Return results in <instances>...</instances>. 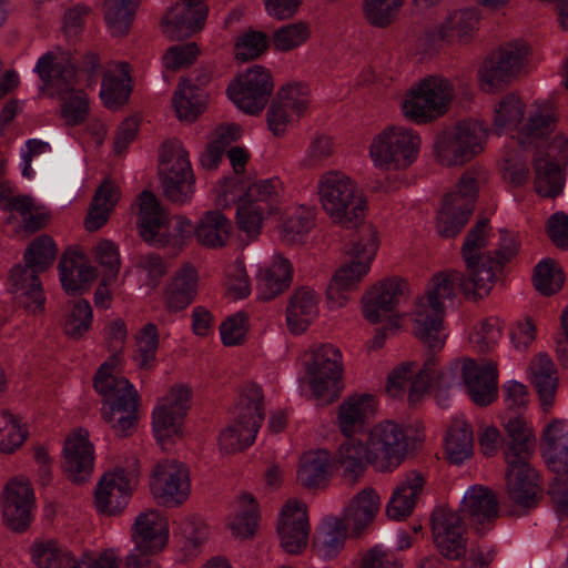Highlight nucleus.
<instances>
[{
	"label": "nucleus",
	"instance_id": "1",
	"mask_svg": "<svg viewBox=\"0 0 568 568\" xmlns=\"http://www.w3.org/2000/svg\"><path fill=\"white\" fill-rule=\"evenodd\" d=\"M525 109L526 104L519 95L515 93L504 95L494 110L493 131L498 135L516 131L515 138L524 148L548 141L557 126L552 110L547 106L538 108L534 113H529L526 122L523 123Z\"/></svg>",
	"mask_w": 568,
	"mask_h": 568
},
{
	"label": "nucleus",
	"instance_id": "2",
	"mask_svg": "<svg viewBox=\"0 0 568 568\" xmlns=\"http://www.w3.org/2000/svg\"><path fill=\"white\" fill-rule=\"evenodd\" d=\"M305 373L312 397L321 404L334 402L342 390L341 351L331 344L312 347L305 353Z\"/></svg>",
	"mask_w": 568,
	"mask_h": 568
},
{
	"label": "nucleus",
	"instance_id": "3",
	"mask_svg": "<svg viewBox=\"0 0 568 568\" xmlns=\"http://www.w3.org/2000/svg\"><path fill=\"white\" fill-rule=\"evenodd\" d=\"M530 47L523 41H510L493 50L478 69L480 88L496 92L517 80L528 65Z\"/></svg>",
	"mask_w": 568,
	"mask_h": 568
},
{
	"label": "nucleus",
	"instance_id": "4",
	"mask_svg": "<svg viewBox=\"0 0 568 568\" xmlns=\"http://www.w3.org/2000/svg\"><path fill=\"white\" fill-rule=\"evenodd\" d=\"M264 420V396L258 386L247 387L237 406L233 424L225 427L219 437L223 453L234 454L250 447Z\"/></svg>",
	"mask_w": 568,
	"mask_h": 568
},
{
	"label": "nucleus",
	"instance_id": "5",
	"mask_svg": "<svg viewBox=\"0 0 568 568\" xmlns=\"http://www.w3.org/2000/svg\"><path fill=\"white\" fill-rule=\"evenodd\" d=\"M544 457L549 468L557 474L549 494L557 513L568 517V424L554 419L542 432Z\"/></svg>",
	"mask_w": 568,
	"mask_h": 568
},
{
	"label": "nucleus",
	"instance_id": "6",
	"mask_svg": "<svg viewBox=\"0 0 568 568\" xmlns=\"http://www.w3.org/2000/svg\"><path fill=\"white\" fill-rule=\"evenodd\" d=\"M487 130L483 123L465 120L437 135L434 152L445 166H457L470 161L483 150Z\"/></svg>",
	"mask_w": 568,
	"mask_h": 568
},
{
	"label": "nucleus",
	"instance_id": "7",
	"mask_svg": "<svg viewBox=\"0 0 568 568\" xmlns=\"http://www.w3.org/2000/svg\"><path fill=\"white\" fill-rule=\"evenodd\" d=\"M419 135L412 129L392 125L377 134L369 146L374 164L385 170L408 168L418 154Z\"/></svg>",
	"mask_w": 568,
	"mask_h": 568
},
{
	"label": "nucleus",
	"instance_id": "8",
	"mask_svg": "<svg viewBox=\"0 0 568 568\" xmlns=\"http://www.w3.org/2000/svg\"><path fill=\"white\" fill-rule=\"evenodd\" d=\"M535 148L532 168L535 190L544 197H555L565 185L564 169L568 164V139L556 134L550 143L545 141Z\"/></svg>",
	"mask_w": 568,
	"mask_h": 568
},
{
	"label": "nucleus",
	"instance_id": "9",
	"mask_svg": "<svg viewBox=\"0 0 568 568\" xmlns=\"http://www.w3.org/2000/svg\"><path fill=\"white\" fill-rule=\"evenodd\" d=\"M454 98L455 88L448 79L429 75L410 89L403 109L409 119L426 123L445 114Z\"/></svg>",
	"mask_w": 568,
	"mask_h": 568
},
{
	"label": "nucleus",
	"instance_id": "10",
	"mask_svg": "<svg viewBox=\"0 0 568 568\" xmlns=\"http://www.w3.org/2000/svg\"><path fill=\"white\" fill-rule=\"evenodd\" d=\"M466 276L457 270L437 272L428 282L425 294L437 302L453 301L459 292L467 297L481 298L493 290V273L490 270H467Z\"/></svg>",
	"mask_w": 568,
	"mask_h": 568
},
{
	"label": "nucleus",
	"instance_id": "11",
	"mask_svg": "<svg viewBox=\"0 0 568 568\" xmlns=\"http://www.w3.org/2000/svg\"><path fill=\"white\" fill-rule=\"evenodd\" d=\"M317 194L326 213H357L369 210L362 190L339 171H329L320 178Z\"/></svg>",
	"mask_w": 568,
	"mask_h": 568
},
{
	"label": "nucleus",
	"instance_id": "12",
	"mask_svg": "<svg viewBox=\"0 0 568 568\" xmlns=\"http://www.w3.org/2000/svg\"><path fill=\"white\" fill-rule=\"evenodd\" d=\"M273 90L274 82L270 70L254 64L230 83L227 94L239 109L257 114L266 105Z\"/></svg>",
	"mask_w": 568,
	"mask_h": 568
},
{
	"label": "nucleus",
	"instance_id": "13",
	"mask_svg": "<svg viewBox=\"0 0 568 568\" xmlns=\"http://www.w3.org/2000/svg\"><path fill=\"white\" fill-rule=\"evenodd\" d=\"M191 389L186 386L172 387L153 409V432L158 443L166 448L174 437L181 436L183 419L190 407Z\"/></svg>",
	"mask_w": 568,
	"mask_h": 568
},
{
	"label": "nucleus",
	"instance_id": "14",
	"mask_svg": "<svg viewBox=\"0 0 568 568\" xmlns=\"http://www.w3.org/2000/svg\"><path fill=\"white\" fill-rule=\"evenodd\" d=\"M369 447L381 458L379 470L393 471L404 460L408 452L409 438L403 425L386 419L372 428Z\"/></svg>",
	"mask_w": 568,
	"mask_h": 568
},
{
	"label": "nucleus",
	"instance_id": "15",
	"mask_svg": "<svg viewBox=\"0 0 568 568\" xmlns=\"http://www.w3.org/2000/svg\"><path fill=\"white\" fill-rule=\"evenodd\" d=\"M189 469L175 459H163L154 467L150 489L154 498L165 506H178L190 495Z\"/></svg>",
	"mask_w": 568,
	"mask_h": 568
},
{
	"label": "nucleus",
	"instance_id": "16",
	"mask_svg": "<svg viewBox=\"0 0 568 568\" xmlns=\"http://www.w3.org/2000/svg\"><path fill=\"white\" fill-rule=\"evenodd\" d=\"M490 237L489 220H479L468 232L464 244L462 246V256L466 264L467 270L483 271L490 270L493 273V284L497 281V273L501 270L503 264L508 261L514 254V247H507L500 254L499 260H495L493 252H486Z\"/></svg>",
	"mask_w": 568,
	"mask_h": 568
},
{
	"label": "nucleus",
	"instance_id": "17",
	"mask_svg": "<svg viewBox=\"0 0 568 568\" xmlns=\"http://www.w3.org/2000/svg\"><path fill=\"white\" fill-rule=\"evenodd\" d=\"M446 306L427 294L418 296L410 313L415 336L432 351H440L445 344L444 317Z\"/></svg>",
	"mask_w": 568,
	"mask_h": 568
},
{
	"label": "nucleus",
	"instance_id": "18",
	"mask_svg": "<svg viewBox=\"0 0 568 568\" xmlns=\"http://www.w3.org/2000/svg\"><path fill=\"white\" fill-rule=\"evenodd\" d=\"M433 538L439 554L449 560H459L467 554L466 523L462 515L439 508L432 515Z\"/></svg>",
	"mask_w": 568,
	"mask_h": 568
},
{
	"label": "nucleus",
	"instance_id": "19",
	"mask_svg": "<svg viewBox=\"0 0 568 568\" xmlns=\"http://www.w3.org/2000/svg\"><path fill=\"white\" fill-rule=\"evenodd\" d=\"M34 493L29 480L12 478L1 493L2 517L13 531H24L31 524Z\"/></svg>",
	"mask_w": 568,
	"mask_h": 568
},
{
	"label": "nucleus",
	"instance_id": "20",
	"mask_svg": "<svg viewBox=\"0 0 568 568\" xmlns=\"http://www.w3.org/2000/svg\"><path fill=\"white\" fill-rule=\"evenodd\" d=\"M437 358L430 354L423 367L418 368L415 362H406L392 371L387 379V393L394 397L399 396L408 386V402L417 404L428 392L432 385V372L436 367Z\"/></svg>",
	"mask_w": 568,
	"mask_h": 568
},
{
	"label": "nucleus",
	"instance_id": "21",
	"mask_svg": "<svg viewBox=\"0 0 568 568\" xmlns=\"http://www.w3.org/2000/svg\"><path fill=\"white\" fill-rule=\"evenodd\" d=\"M408 294V283L398 277L384 278L366 292L363 298V315L375 324L387 317Z\"/></svg>",
	"mask_w": 568,
	"mask_h": 568
},
{
	"label": "nucleus",
	"instance_id": "22",
	"mask_svg": "<svg viewBox=\"0 0 568 568\" xmlns=\"http://www.w3.org/2000/svg\"><path fill=\"white\" fill-rule=\"evenodd\" d=\"M101 395L104 397L101 408L103 420L109 424L116 436H131L138 424V392L132 387L123 392H110Z\"/></svg>",
	"mask_w": 568,
	"mask_h": 568
},
{
	"label": "nucleus",
	"instance_id": "23",
	"mask_svg": "<svg viewBox=\"0 0 568 568\" xmlns=\"http://www.w3.org/2000/svg\"><path fill=\"white\" fill-rule=\"evenodd\" d=\"M277 531L282 548L291 555L300 554L307 546L310 535L306 505L290 499L282 508Z\"/></svg>",
	"mask_w": 568,
	"mask_h": 568
},
{
	"label": "nucleus",
	"instance_id": "24",
	"mask_svg": "<svg viewBox=\"0 0 568 568\" xmlns=\"http://www.w3.org/2000/svg\"><path fill=\"white\" fill-rule=\"evenodd\" d=\"M372 264V261L349 256V261L335 271L326 290L331 310H338L347 304L349 294L358 288L361 282L371 272Z\"/></svg>",
	"mask_w": 568,
	"mask_h": 568
},
{
	"label": "nucleus",
	"instance_id": "25",
	"mask_svg": "<svg viewBox=\"0 0 568 568\" xmlns=\"http://www.w3.org/2000/svg\"><path fill=\"white\" fill-rule=\"evenodd\" d=\"M462 378L471 400L478 406H487L497 398V365L491 361L477 364L465 358L462 363Z\"/></svg>",
	"mask_w": 568,
	"mask_h": 568
},
{
	"label": "nucleus",
	"instance_id": "26",
	"mask_svg": "<svg viewBox=\"0 0 568 568\" xmlns=\"http://www.w3.org/2000/svg\"><path fill=\"white\" fill-rule=\"evenodd\" d=\"M506 486L509 499L519 507H532L537 503L540 487L538 474L528 463V458L506 459Z\"/></svg>",
	"mask_w": 568,
	"mask_h": 568
},
{
	"label": "nucleus",
	"instance_id": "27",
	"mask_svg": "<svg viewBox=\"0 0 568 568\" xmlns=\"http://www.w3.org/2000/svg\"><path fill=\"white\" fill-rule=\"evenodd\" d=\"M333 223L351 232L348 256L374 262L381 241L376 226L364 215H332Z\"/></svg>",
	"mask_w": 568,
	"mask_h": 568
},
{
	"label": "nucleus",
	"instance_id": "28",
	"mask_svg": "<svg viewBox=\"0 0 568 568\" xmlns=\"http://www.w3.org/2000/svg\"><path fill=\"white\" fill-rule=\"evenodd\" d=\"M134 484L135 476L122 468L104 474L95 493L97 508L103 514H119L128 505Z\"/></svg>",
	"mask_w": 568,
	"mask_h": 568
},
{
	"label": "nucleus",
	"instance_id": "29",
	"mask_svg": "<svg viewBox=\"0 0 568 568\" xmlns=\"http://www.w3.org/2000/svg\"><path fill=\"white\" fill-rule=\"evenodd\" d=\"M463 520L480 534L498 516V501L494 491L481 485H474L467 489L457 511Z\"/></svg>",
	"mask_w": 568,
	"mask_h": 568
},
{
	"label": "nucleus",
	"instance_id": "30",
	"mask_svg": "<svg viewBox=\"0 0 568 568\" xmlns=\"http://www.w3.org/2000/svg\"><path fill=\"white\" fill-rule=\"evenodd\" d=\"M63 470L68 478L74 483L85 481L92 474L94 455L93 446L89 442L88 430H74L64 444Z\"/></svg>",
	"mask_w": 568,
	"mask_h": 568
},
{
	"label": "nucleus",
	"instance_id": "31",
	"mask_svg": "<svg viewBox=\"0 0 568 568\" xmlns=\"http://www.w3.org/2000/svg\"><path fill=\"white\" fill-rule=\"evenodd\" d=\"M60 282L69 295L83 294L98 276L94 266L87 262L84 253L79 248H68L58 264Z\"/></svg>",
	"mask_w": 568,
	"mask_h": 568
},
{
	"label": "nucleus",
	"instance_id": "32",
	"mask_svg": "<svg viewBox=\"0 0 568 568\" xmlns=\"http://www.w3.org/2000/svg\"><path fill=\"white\" fill-rule=\"evenodd\" d=\"M207 6L193 8L176 3L161 20L162 32L172 41L191 38L199 32L206 21Z\"/></svg>",
	"mask_w": 568,
	"mask_h": 568
},
{
	"label": "nucleus",
	"instance_id": "33",
	"mask_svg": "<svg viewBox=\"0 0 568 568\" xmlns=\"http://www.w3.org/2000/svg\"><path fill=\"white\" fill-rule=\"evenodd\" d=\"M131 537L134 542L132 550L159 552L169 538L168 520L156 510L143 511L133 523Z\"/></svg>",
	"mask_w": 568,
	"mask_h": 568
},
{
	"label": "nucleus",
	"instance_id": "34",
	"mask_svg": "<svg viewBox=\"0 0 568 568\" xmlns=\"http://www.w3.org/2000/svg\"><path fill=\"white\" fill-rule=\"evenodd\" d=\"M375 412L376 399L372 394H353L338 406L337 426L344 436L352 437L365 428Z\"/></svg>",
	"mask_w": 568,
	"mask_h": 568
},
{
	"label": "nucleus",
	"instance_id": "35",
	"mask_svg": "<svg viewBox=\"0 0 568 568\" xmlns=\"http://www.w3.org/2000/svg\"><path fill=\"white\" fill-rule=\"evenodd\" d=\"M381 505V496L372 487L363 488L349 500L343 510V517L352 536H361L373 524Z\"/></svg>",
	"mask_w": 568,
	"mask_h": 568
},
{
	"label": "nucleus",
	"instance_id": "36",
	"mask_svg": "<svg viewBox=\"0 0 568 568\" xmlns=\"http://www.w3.org/2000/svg\"><path fill=\"white\" fill-rule=\"evenodd\" d=\"M40 273L28 263L16 265L10 271L9 290L21 300V303L30 312L43 310L45 298L39 280Z\"/></svg>",
	"mask_w": 568,
	"mask_h": 568
},
{
	"label": "nucleus",
	"instance_id": "37",
	"mask_svg": "<svg viewBox=\"0 0 568 568\" xmlns=\"http://www.w3.org/2000/svg\"><path fill=\"white\" fill-rule=\"evenodd\" d=\"M318 294L306 286L300 287L288 298L286 324L291 333H304L318 315Z\"/></svg>",
	"mask_w": 568,
	"mask_h": 568
},
{
	"label": "nucleus",
	"instance_id": "38",
	"mask_svg": "<svg viewBox=\"0 0 568 568\" xmlns=\"http://www.w3.org/2000/svg\"><path fill=\"white\" fill-rule=\"evenodd\" d=\"M425 478L416 471L407 473L395 487L386 507L387 516L395 520L408 517L424 489Z\"/></svg>",
	"mask_w": 568,
	"mask_h": 568
},
{
	"label": "nucleus",
	"instance_id": "39",
	"mask_svg": "<svg viewBox=\"0 0 568 568\" xmlns=\"http://www.w3.org/2000/svg\"><path fill=\"white\" fill-rule=\"evenodd\" d=\"M293 266L281 254L273 256L272 263L257 275V292L262 300L268 301L283 293L291 284Z\"/></svg>",
	"mask_w": 568,
	"mask_h": 568
},
{
	"label": "nucleus",
	"instance_id": "40",
	"mask_svg": "<svg viewBox=\"0 0 568 568\" xmlns=\"http://www.w3.org/2000/svg\"><path fill=\"white\" fill-rule=\"evenodd\" d=\"M159 176L161 183L181 179L192 180V171L189 153L178 140L166 141L162 144L159 155Z\"/></svg>",
	"mask_w": 568,
	"mask_h": 568
},
{
	"label": "nucleus",
	"instance_id": "41",
	"mask_svg": "<svg viewBox=\"0 0 568 568\" xmlns=\"http://www.w3.org/2000/svg\"><path fill=\"white\" fill-rule=\"evenodd\" d=\"M281 186L277 178L255 182L239 197L236 213H273Z\"/></svg>",
	"mask_w": 568,
	"mask_h": 568
},
{
	"label": "nucleus",
	"instance_id": "42",
	"mask_svg": "<svg viewBox=\"0 0 568 568\" xmlns=\"http://www.w3.org/2000/svg\"><path fill=\"white\" fill-rule=\"evenodd\" d=\"M36 70L44 85L55 88L61 99L75 91L77 70L73 64L55 62V57L47 53L39 59Z\"/></svg>",
	"mask_w": 568,
	"mask_h": 568
},
{
	"label": "nucleus",
	"instance_id": "43",
	"mask_svg": "<svg viewBox=\"0 0 568 568\" xmlns=\"http://www.w3.org/2000/svg\"><path fill=\"white\" fill-rule=\"evenodd\" d=\"M199 274L194 265L185 263L175 273L165 292V304L172 311L189 306L196 294Z\"/></svg>",
	"mask_w": 568,
	"mask_h": 568
},
{
	"label": "nucleus",
	"instance_id": "44",
	"mask_svg": "<svg viewBox=\"0 0 568 568\" xmlns=\"http://www.w3.org/2000/svg\"><path fill=\"white\" fill-rule=\"evenodd\" d=\"M504 428L510 440L505 452V458H529L530 450L535 445L536 439L532 433V428L529 426L524 415H505Z\"/></svg>",
	"mask_w": 568,
	"mask_h": 568
},
{
	"label": "nucleus",
	"instance_id": "45",
	"mask_svg": "<svg viewBox=\"0 0 568 568\" xmlns=\"http://www.w3.org/2000/svg\"><path fill=\"white\" fill-rule=\"evenodd\" d=\"M334 462L343 470V478L355 484L366 470L367 449L362 440L348 438L339 446Z\"/></svg>",
	"mask_w": 568,
	"mask_h": 568
},
{
	"label": "nucleus",
	"instance_id": "46",
	"mask_svg": "<svg viewBox=\"0 0 568 568\" xmlns=\"http://www.w3.org/2000/svg\"><path fill=\"white\" fill-rule=\"evenodd\" d=\"M445 449L448 460L456 465L473 456V429L465 418L456 417L452 420L445 437Z\"/></svg>",
	"mask_w": 568,
	"mask_h": 568
},
{
	"label": "nucleus",
	"instance_id": "47",
	"mask_svg": "<svg viewBox=\"0 0 568 568\" xmlns=\"http://www.w3.org/2000/svg\"><path fill=\"white\" fill-rule=\"evenodd\" d=\"M232 232L233 225L226 215H203L194 229L197 243L212 250L224 247Z\"/></svg>",
	"mask_w": 568,
	"mask_h": 568
},
{
	"label": "nucleus",
	"instance_id": "48",
	"mask_svg": "<svg viewBox=\"0 0 568 568\" xmlns=\"http://www.w3.org/2000/svg\"><path fill=\"white\" fill-rule=\"evenodd\" d=\"M529 376L542 406H551L558 384L557 372L551 358L547 354H538L531 361Z\"/></svg>",
	"mask_w": 568,
	"mask_h": 568
},
{
	"label": "nucleus",
	"instance_id": "49",
	"mask_svg": "<svg viewBox=\"0 0 568 568\" xmlns=\"http://www.w3.org/2000/svg\"><path fill=\"white\" fill-rule=\"evenodd\" d=\"M349 527L344 517H325L317 529L315 546L324 558H333L344 547Z\"/></svg>",
	"mask_w": 568,
	"mask_h": 568
},
{
	"label": "nucleus",
	"instance_id": "50",
	"mask_svg": "<svg viewBox=\"0 0 568 568\" xmlns=\"http://www.w3.org/2000/svg\"><path fill=\"white\" fill-rule=\"evenodd\" d=\"M478 179L476 173L467 171L459 179L457 191L444 195L442 213H473L475 210Z\"/></svg>",
	"mask_w": 568,
	"mask_h": 568
},
{
	"label": "nucleus",
	"instance_id": "51",
	"mask_svg": "<svg viewBox=\"0 0 568 568\" xmlns=\"http://www.w3.org/2000/svg\"><path fill=\"white\" fill-rule=\"evenodd\" d=\"M32 560L39 568H77L79 557L54 540H39L31 547Z\"/></svg>",
	"mask_w": 568,
	"mask_h": 568
},
{
	"label": "nucleus",
	"instance_id": "52",
	"mask_svg": "<svg viewBox=\"0 0 568 568\" xmlns=\"http://www.w3.org/2000/svg\"><path fill=\"white\" fill-rule=\"evenodd\" d=\"M258 509L255 499L248 493L239 496L234 505V514L230 519V528L234 536L248 538L254 535L258 523Z\"/></svg>",
	"mask_w": 568,
	"mask_h": 568
},
{
	"label": "nucleus",
	"instance_id": "53",
	"mask_svg": "<svg viewBox=\"0 0 568 568\" xmlns=\"http://www.w3.org/2000/svg\"><path fill=\"white\" fill-rule=\"evenodd\" d=\"M329 454L326 450L308 452L301 459L298 481L306 488H317L328 478Z\"/></svg>",
	"mask_w": 568,
	"mask_h": 568
},
{
	"label": "nucleus",
	"instance_id": "54",
	"mask_svg": "<svg viewBox=\"0 0 568 568\" xmlns=\"http://www.w3.org/2000/svg\"><path fill=\"white\" fill-rule=\"evenodd\" d=\"M104 20L113 37H125L132 26L138 0H104Z\"/></svg>",
	"mask_w": 568,
	"mask_h": 568
},
{
	"label": "nucleus",
	"instance_id": "55",
	"mask_svg": "<svg viewBox=\"0 0 568 568\" xmlns=\"http://www.w3.org/2000/svg\"><path fill=\"white\" fill-rule=\"evenodd\" d=\"M172 104L180 120L193 122L204 111L205 101L196 85L181 80L172 98Z\"/></svg>",
	"mask_w": 568,
	"mask_h": 568
},
{
	"label": "nucleus",
	"instance_id": "56",
	"mask_svg": "<svg viewBox=\"0 0 568 568\" xmlns=\"http://www.w3.org/2000/svg\"><path fill=\"white\" fill-rule=\"evenodd\" d=\"M478 17L473 9L457 10L450 13L440 27V37L449 42L466 43L473 36Z\"/></svg>",
	"mask_w": 568,
	"mask_h": 568
},
{
	"label": "nucleus",
	"instance_id": "57",
	"mask_svg": "<svg viewBox=\"0 0 568 568\" xmlns=\"http://www.w3.org/2000/svg\"><path fill=\"white\" fill-rule=\"evenodd\" d=\"M110 356L100 366L94 377V388L99 394L123 392L134 387L125 377L114 373L122 366V352L109 351Z\"/></svg>",
	"mask_w": 568,
	"mask_h": 568
},
{
	"label": "nucleus",
	"instance_id": "58",
	"mask_svg": "<svg viewBox=\"0 0 568 568\" xmlns=\"http://www.w3.org/2000/svg\"><path fill=\"white\" fill-rule=\"evenodd\" d=\"M311 26L307 21L298 20L275 29L271 37L274 50L291 52L304 45L311 38Z\"/></svg>",
	"mask_w": 568,
	"mask_h": 568
},
{
	"label": "nucleus",
	"instance_id": "59",
	"mask_svg": "<svg viewBox=\"0 0 568 568\" xmlns=\"http://www.w3.org/2000/svg\"><path fill=\"white\" fill-rule=\"evenodd\" d=\"M403 6L400 0H363V13L371 26L385 29L396 21Z\"/></svg>",
	"mask_w": 568,
	"mask_h": 568
},
{
	"label": "nucleus",
	"instance_id": "60",
	"mask_svg": "<svg viewBox=\"0 0 568 568\" xmlns=\"http://www.w3.org/2000/svg\"><path fill=\"white\" fill-rule=\"evenodd\" d=\"M136 348L133 361L142 369H152L159 348V331L153 323L145 324L135 336Z\"/></svg>",
	"mask_w": 568,
	"mask_h": 568
},
{
	"label": "nucleus",
	"instance_id": "61",
	"mask_svg": "<svg viewBox=\"0 0 568 568\" xmlns=\"http://www.w3.org/2000/svg\"><path fill=\"white\" fill-rule=\"evenodd\" d=\"M532 281L538 292L549 296L562 287L565 275L556 261L544 258L535 266Z\"/></svg>",
	"mask_w": 568,
	"mask_h": 568
},
{
	"label": "nucleus",
	"instance_id": "62",
	"mask_svg": "<svg viewBox=\"0 0 568 568\" xmlns=\"http://www.w3.org/2000/svg\"><path fill=\"white\" fill-rule=\"evenodd\" d=\"M57 254L58 247L53 239L49 235H40L29 244L23 258L28 265L42 273L52 265Z\"/></svg>",
	"mask_w": 568,
	"mask_h": 568
},
{
	"label": "nucleus",
	"instance_id": "63",
	"mask_svg": "<svg viewBox=\"0 0 568 568\" xmlns=\"http://www.w3.org/2000/svg\"><path fill=\"white\" fill-rule=\"evenodd\" d=\"M130 81L128 64H122L121 75L104 74L101 85V99L109 108L124 103L130 95Z\"/></svg>",
	"mask_w": 568,
	"mask_h": 568
},
{
	"label": "nucleus",
	"instance_id": "64",
	"mask_svg": "<svg viewBox=\"0 0 568 568\" xmlns=\"http://www.w3.org/2000/svg\"><path fill=\"white\" fill-rule=\"evenodd\" d=\"M138 226L141 237L153 245H164L175 235L169 215H141Z\"/></svg>",
	"mask_w": 568,
	"mask_h": 568
}]
</instances>
